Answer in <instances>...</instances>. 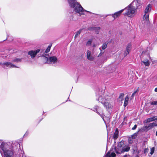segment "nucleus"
Here are the masks:
<instances>
[{
  "mask_svg": "<svg viewBox=\"0 0 157 157\" xmlns=\"http://www.w3.org/2000/svg\"><path fill=\"white\" fill-rule=\"evenodd\" d=\"M20 145L17 142L11 144L10 143L4 142L0 140V152L2 157H12L14 151L19 147Z\"/></svg>",
  "mask_w": 157,
  "mask_h": 157,
  "instance_id": "nucleus-1",
  "label": "nucleus"
},
{
  "mask_svg": "<svg viewBox=\"0 0 157 157\" xmlns=\"http://www.w3.org/2000/svg\"><path fill=\"white\" fill-rule=\"evenodd\" d=\"M97 100H98L99 102L104 104V106L105 107L106 109H111L112 108V106L108 102L110 99V97L105 94L104 91L101 92L99 95H97Z\"/></svg>",
  "mask_w": 157,
  "mask_h": 157,
  "instance_id": "nucleus-2",
  "label": "nucleus"
},
{
  "mask_svg": "<svg viewBox=\"0 0 157 157\" xmlns=\"http://www.w3.org/2000/svg\"><path fill=\"white\" fill-rule=\"evenodd\" d=\"M130 148L128 146H126L124 141L122 140L119 142L117 146L115 147L117 153L121 154L124 152L128 151Z\"/></svg>",
  "mask_w": 157,
  "mask_h": 157,
  "instance_id": "nucleus-3",
  "label": "nucleus"
},
{
  "mask_svg": "<svg viewBox=\"0 0 157 157\" xmlns=\"http://www.w3.org/2000/svg\"><path fill=\"white\" fill-rule=\"evenodd\" d=\"M126 11L125 14L131 17H133L134 14L136 11V9L134 6L129 5L124 9Z\"/></svg>",
  "mask_w": 157,
  "mask_h": 157,
  "instance_id": "nucleus-4",
  "label": "nucleus"
},
{
  "mask_svg": "<svg viewBox=\"0 0 157 157\" xmlns=\"http://www.w3.org/2000/svg\"><path fill=\"white\" fill-rule=\"evenodd\" d=\"M151 10V6L150 4H149L144 10L145 14L143 17L144 23H148L149 21V14L148 13Z\"/></svg>",
  "mask_w": 157,
  "mask_h": 157,
  "instance_id": "nucleus-5",
  "label": "nucleus"
},
{
  "mask_svg": "<svg viewBox=\"0 0 157 157\" xmlns=\"http://www.w3.org/2000/svg\"><path fill=\"white\" fill-rule=\"evenodd\" d=\"M99 115L102 118L103 121H104L105 124H106V127H107V125L110 122V118L109 117H104L103 114V110H102L101 113H99Z\"/></svg>",
  "mask_w": 157,
  "mask_h": 157,
  "instance_id": "nucleus-6",
  "label": "nucleus"
},
{
  "mask_svg": "<svg viewBox=\"0 0 157 157\" xmlns=\"http://www.w3.org/2000/svg\"><path fill=\"white\" fill-rule=\"evenodd\" d=\"M40 51L39 49H37L35 50H31L28 52V54L30 56L32 59H34L37 54Z\"/></svg>",
  "mask_w": 157,
  "mask_h": 157,
  "instance_id": "nucleus-7",
  "label": "nucleus"
},
{
  "mask_svg": "<svg viewBox=\"0 0 157 157\" xmlns=\"http://www.w3.org/2000/svg\"><path fill=\"white\" fill-rule=\"evenodd\" d=\"M2 65L4 68H6V67L10 68L13 67L18 68V67L16 66L10 62H7L4 63L2 64Z\"/></svg>",
  "mask_w": 157,
  "mask_h": 157,
  "instance_id": "nucleus-8",
  "label": "nucleus"
},
{
  "mask_svg": "<svg viewBox=\"0 0 157 157\" xmlns=\"http://www.w3.org/2000/svg\"><path fill=\"white\" fill-rule=\"evenodd\" d=\"M57 60V58L55 56L50 57L47 59L48 63H56Z\"/></svg>",
  "mask_w": 157,
  "mask_h": 157,
  "instance_id": "nucleus-9",
  "label": "nucleus"
},
{
  "mask_svg": "<svg viewBox=\"0 0 157 157\" xmlns=\"http://www.w3.org/2000/svg\"><path fill=\"white\" fill-rule=\"evenodd\" d=\"M141 64L142 66H148L150 65V62L147 59H144L143 60H141Z\"/></svg>",
  "mask_w": 157,
  "mask_h": 157,
  "instance_id": "nucleus-10",
  "label": "nucleus"
},
{
  "mask_svg": "<svg viewBox=\"0 0 157 157\" xmlns=\"http://www.w3.org/2000/svg\"><path fill=\"white\" fill-rule=\"evenodd\" d=\"M154 126H155V123L153 122L152 123L149 124L148 126H146L143 127L144 129H146L147 130L151 129Z\"/></svg>",
  "mask_w": 157,
  "mask_h": 157,
  "instance_id": "nucleus-11",
  "label": "nucleus"
},
{
  "mask_svg": "<svg viewBox=\"0 0 157 157\" xmlns=\"http://www.w3.org/2000/svg\"><path fill=\"white\" fill-rule=\"evenodd\" d=\"M91 52L89 50H87V59L90 61H92L94 60V57L91 55Z\"/></svg>",
  "mask_w": 157,
  "mask_h": 157,
  "instance_id": "nucleus-12",
  "label": "nucleus"
},
{
  "mask_svg": "<svg viewBox=\"0 0 157 157\" xmlns=\"http://www.w3.org/2000/svg\"><path fill=\"white\" fill-rule=\"evenodd\" d=\"M124 10L122 9L121 10L118 11L117 12L115 13H114L112 14V17L114 18H116L118 17L121 14V13L124 11Z\"/></svg>",
  "mask_w": 157,
  "mask_h": 157,
  "instance_id": "nucleus-13",
  "label": "nucleus"
},
{
  "mask_svg": "<svg viewBox=\"0 0 157 157\" xmlns=\"http://www.w3.org/2000/svg\"><path fill=\"white\" fill-rule=\"evenodd\" d=\"M131 44L129 43L128 44L126 48V51L124 53V56H127L128 54H129V52L130 51L131 49Z\"/></svg>",
  "mask_w": 157,
  "mask_h": 157,
  "instance_id": "nucleus-14",
  "label": "nucleus"
},
{
  "mask_svg": "<svg viewBox=\"0 0 157 157\" xmlns=\"http://www.w3.org/2000/svg\"><path fill=\"white\" fill-rule=\"evenodd\" d=\"M93 109H94V110H92L97 113L98 114H99V113H101L102 110H103L99 108V107L97 105L95 106Z\"/></svg>",
  "mask_w": 157,
  "mask_h": 157,
  "instance_id": "nucleus-15",
  "label": "nucleus"
},
{
  "mask_svg": "<svg viewBox=\"0 0 157 157\" xmlns=\"http://www.w3.org/2000/svg\"><path fill=\"white\" fill-rule=\"evenodd\" d=\"M116 156V155L114 153L111 152L110 151H109L103 157H115Z\"/></svg>",
  "mask_w": 157,
  "mask_h": 157,
  "instance_id": "nucleus-16",
  "label": "nucleus"
},
{
  "mask_svg": "<svg viewBox=\"0 0 157 157\" xmlns=\"http://www.w3.org/2000/svg\"><path fill=\"white\" fill-rule=\"evenodd\" d=\"M156 120H157V116H154L147 119L146 120V122H149Z\"/></svg>",
  "mask_w": 157,
  "mask_h": 157,
  "instance_id": "nucleus-17",
  "label": "nucleus"
},
{
  "mask_svg": "<svg viewBox=\"0 0 157 157\" xmlns=\"http://www.w3.org/2000/svg\"><path fill=\"white\" fill-rule=\"evenodd\" d=\"M118 131L117 129H116L113 136L114 140H116L117 139L118 136Z\"/></svg>",
  "mask_w": 157,
  "mask_h": 157,
  "instance_id": "nucleus-18",
  "label": "nucleus"
},
{
  "mask_svg": "<svg viewBox=\"0 0 157 157\" xmlns=\"http://www.w3.org/2000/svg\"><path fill=\"white\" fill-rule=\"evenodd\" d=\"M129 100V98L128 96H127L125 98L124 103V106L126 107L128 104V101Z\"/></svg>",
  "mask_w": 157,
  "mask_h": 157,
  "instance_id": "nucleus-19",
  "label": "nucleus"
},
{
  "mask_svg": "<svg viewBox=\"0 0 157 157\" xmlns=\"http://www.w3.org/2000/svg\"><path fill=\"white\" fill-rule=\"evenodd\" d=\"M93 29L95 31V32L96 33L98 34L99 32V30L100 29V27H94L93 28Z\"/></svg>",
  "mask_w": 157,
  "mask_h": 157,
  "instance_id": "nucleus-20",
  "label": "nucleus"
},
{
  "mask_svg": "<svg viewBox=\"0 0 157 157\" xmlns=\"http://www.w3.org/2000/svg\"><path fill=\"white\" fill-rule=\"evenodd\" d=\"M124 96V94H123V93L121 94H120V95L118 98L119 100L120 101H122V100H123Z\"/></svg>",
  "mask_w": 157,
  "mask_h": 157,
  "instance_id": "nucleus-21",
  "label": "nucleus"
},
{
  "mask_svg": "<svg viewBox=\"0 0 157 157\" xmlns=\"http://www.w3.org/2000/svg\"><path fill=\"white\" fill-rule=\"evenodd\" d=\"M107 46V43H106V42H105V43H104L102 45L101 47L102 49L103 50H104V49H105L106 48Z\"/></svg>",
  "mask_w": 157,
  "mask_h": 157,
  "instance_id": "nucleus-22",
  "label": "nucleus"
},
{
  "mask_svg": "<svg viewBox=\"0 0 157 157\" xmlns=\"http://www.w3.org/2000/svg\"><path fill=\"white\" fill-rule=\"evenodd\" d=\"M21 61V59L17 58L14 59L13 60V62L16 63L20 62Z\"/></svg>",
  "mask_w": 157,
  "mask_h": 157,
  "instance_id": "nucleus-23",
  "label": "nucleus"
},
{
  "mask_svg": "<svg viewBox=\"0 0 157 157\" xmlns=\"http://www.w3.org/2000/svg\"><path fill=\"white\" fill-rule=\"evenodd\" d=\"M81 30H80L76 33L75 36V38H76L78 35H79L81 33Z\"/></svg>",
  "mask_w": 157,
  "mask_h": 157,
  "instance_id": "nucleus-24",
  "label": "nucleus"
},
{
  "mask_svg": "<svg viewBox=\"0 0 157 157\" xmlns=\"http://www.w3.org/2000/svg\"><path fill=\"white\" fill-rule=\"evenodd\" d=\"M138 132L134 133L132 136L131 138L133 139H135L136 137L137 136V134L138 133Z\"/></svg>",
  "mask_w": 157,
  "mask_h": 157,
  "instance_id": "nucleus-25",
  "label": "nucleus"
},
{
  "mask_svg": "<svg viewBox=\"0 0 157 157\" xmlns=\"http://www.w3.org/2000/svg\"><path fill=\"white\" fill-rule=\"evenodd\" d=\"M51 46H52V45H49L48 46L47 48V49L45 51V53H48L50 51Z\"/></svg>",
  "mask_w": 157,
  "mask_h": 157,
  "instance_id": "nucleus-26",
  "label": "nucleus"
},
{
  "mask_svg": "<svg viewBox=\"0 0 157 157\" xmlns=\"http://www.w3.org/2000/svg\"><path fill=\"white\" fill-rule=\"evenodd\" d=\"M19 157H26V155L24 154V152L22 151H21V153L19 154Z\"/></svg>",
  "mask_w": 157,
  "mask_h": 157,
  "instance_id": "nucleus-27",
  "label": "nucleus"
},
{
  "mask_svg": "<svg viewBox=\"0 0 157 157\" xmlns=\"http://www.w3.org/2000/svg\"><path fill=\"white\" fill-rule=\"evenodd\" d=\"M92 40L90 39L87 42L86 45V46H90L91 45L92 42Z\"/></svg>",
  "mask_w": 157,
  "mask_h": 157,
  "instance_id": "nucleus-28",
  "label": "nucleus"
},
{
  "mask_svg": "<svg viewBox=\"0 0 157 157\" xmlns=\"http://www.w3.org/2000/svg\"><path fill=\"white\" fill-rule=\"evenodd\" d=\"M155 151V148L154 147H152V148H151V152L150 153V154L151 155H152L154 151Z\"/></svg>",
  "mask_w": 157,
  "mask_h": 157,
  "instance_id": "nucleus-29",
  "label": "nucleus"
},
{
  "mask_svg": "<svg viewBox=\"0 0 157 157\" xmlns=\"http://www.w3.org/2000/svg\"><path fill=\"white\" fill-rule=\"evenodd\" d=\"M151 104L152 105H157V101H152L151 103Z\"/></svg>",
  "mask_w": 157,
  "mask_h": 157,
  "instance_id": "nucleus-30",
  "label": "nucleus"
},
{
  "mask_svg": "<svg viewBox=\"0 0 157 157\" xmlns=\"http://www.w3.org/2000/svg\"><path fill=\"white\" fill-rule=\"evenodd\" d=\"M133 139L131 138L130 137L128 139V143L129 144H132L133 142Z\"/></svg>",
  "mask_w": 157,
  "mask_h": 157,
  "instance_id": "nucleus-31",
  "label": "nucleus"
},
{
  "mask_svg": "<svg viewBox=\"0 0 157 157\" xmlns=\"http://www.w3.org/2000/svg\"><path fill=\"white\" fill-rule=\"evenodd\" d=\"M11 37H12L10 36H8L7 37V39H8L10 41H11L13 40V39L11 38Z\"/></svg>",
  "mask_w": 157,
  "mask_h": 157,
  "instance_id": "nucleus-32",
  "label": "nucleus"
},
{
  "mask_svg": "<svg viewBox=\"0 0 157 157\" xmlns=\"http://www.w3.org/2000/svg\"><path fill=\"white\" fill-rule=\"evenodd\" d=\"M99 49H100V50L101 51V52L100 53V54L98 55V57H99L100 56L104 53V52H102V51L100 48H99Z\"/></svg>",
  "mask_w": 157,
  "mask_h": 157,
  "instance_id": "nucleus-33",
  "label": "nucleus"
},
{
  "mask_svg": "<svg viewBox=\"0 0 157 157\" xmlns=\"http://www.w3.org/2000/svg\"><path fill=\"white\" fill-rule=\"evenodd\" d=\"M137 125L136 124H135L134 125V127H133L132 128V130H135V129H136V128H137Z\"/></svg>",
  "mask_w": 157,
  "mask_h": 157,
  "instance_id": "nucleus-34",
  "label": "nucleus"
},
{
  "mask_svg": "<svg viewBox=\"0 0 157 157\" xmlns=\"http://www.w3.org/2000/svg\"><path fill=\"white\" fill-rule=\"evenodd\" d=\"M137 91H136L135 92H134L132 94L131 97L133 98V97L134 96L135 94L136 93Z\"/></svg>",
  "mask_w": 157,
  "mask_h": 157,
  "instance_id": "nucleus-35",
  "label": "nucleus"
},
{
  "mask_svg": "<svg viewBox=\"0 0 157 157\" xmlns=\"http://www.w3.org/2000/svg\"><path fill=\"white\" fill-rule=\"evenodd\" d=\"M45 53H44L43 54H42L41 55H40V56H39V55H38V57H40V56H44V55H45Z\"/></svg>",
  "mask_w": 157,
  "mask_h": 157,
  "instance_id": "nucleus-36",
  "label": "nucleus"
},
{
  "mask_svg": "<svg viewBox=\"0 0 157 157\" xmlns=\"http://www.w3.org/2000/svg\"><path fill=\"white\" fill-rule=\"evenodd\" d=\"M29 134V132H28V131H27L25 134L24 135V136H27Z\"/></svg>",
  "mask_w": 157,
  "mask_h": 157,
  "instance_id": "nucleus-37",
  "label": "nucleus"
},
{
  "mask_svg": "<svg viewBox=\"0 0 157 157\" xmlns=\"http://www.w3.org/2000/svg\"><path fill=\"white\" fill-rule=\"evenodd\" d=\"M148 149H145L144 151V153L147 152V151H148Z\"/></svg>",
  "mask_w": 157,
  "mask_h": 157,
  "instance_id": "nucleus-38",
  "label": "nucleus"
},
{
  "mask_svg": "<svg viewBox=\"0 0 157 157\" xmlns=\"http://www.w3.org/2000/svg\"><path fill=\"white\" fill-rule=\"evenodd\" d=\"M155 123V126H157V122L155 121L154 122Z\"/></svg>",
  "mask_w": 157,
  "mask_h": 157,
  "instance_id": "nucleus-39",
  "label": "nucleus"
},
{
  "mask_svg": "<svg viewBox=\"0 0 157 157\" xmlns=\"http://www.w3.org/2000/svg\"><path fill=\"white\" fill-rule=\"evenodd\" d=\"M115 70V68L114 67H113L112 68V71H114Z\"/></svg>",
  "mask_w": 157,
  "mask_h": 157,
  "instance_id": "nucleus-40",
  "label": "nucleus"
},
{
  "mask_svg": "<svg viewBox=\"0 0 157 157\" xmlns=\"http://www.w3.org/2000/svg\"><path fill=\"white\" fill-rule=\"evenodd\" d=\"M155 91L156 92H157V88H156L155 89Z\"/></svg>",
  "mask_w": 157,
  "mask_h": 157,
  "instance_id": "nucleus-41",
  "label": "nucleus"
},
{
  "mask_svg": "<svg viewBox=\"0 0 157 157\" xmlns=\"http://www.w3.org/2000/svg\"><path fill=\"white\" fill-rule=\"evenodd\" d=\"M127 156L128 155H125L123 156V157H127Z\"/></svg>",
  "mask_w": 157,
  "mask_h": 157,
  "instance_id": "nucleus-42",
  "label": "nucleus"
},
{
  "mask_svg": "<svg viewBox=\"0 0 157 157\" xmlns=\"http://www.w3.org/2000/svg\"><path fill=\"white\" fill-rule=\"evenodd\" d=\"M156 136H157V131L156 132Z\"/></svg>",
  "mask_w": 157,
  "mask_h": 157,
  "instance_id": "nucleus-43",
  "label": "nucleus"
},
{
  "mask_svg": "<svg viewBox=\"0 0 157 157\" xmlns=\"http://www.w3.org/2000/svg\"><path fill=\"white\" fill-rule=\"evenodd\" d=\"M136 157H139V156H136Z\"/></svg>",
  "mask_w": 157,
  "mask_h": 157,
  "instance_id": "nucleus-44",
  "label": "nucleus"
}]
</instances>
